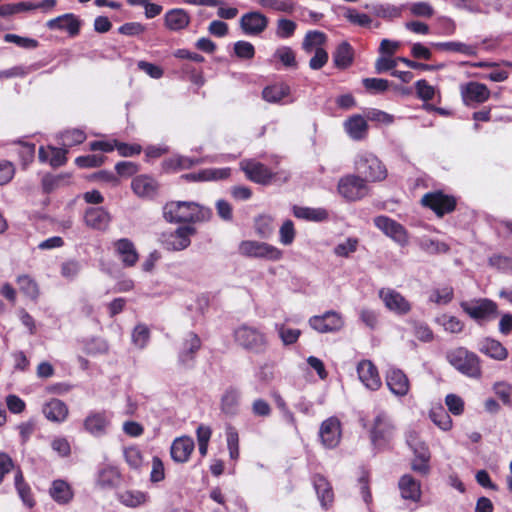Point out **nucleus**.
Masks as SVG:
<instances>
[{"label":"nucleus","mask_w":512,"mask_h":512,"mask_svg":"<svg viewBox=\"0 0 512 512\" xmlns=\"http://www.w3.org/2000/svg\"><path fill=\"white\" fill-rule=\"evenodd\" d=\"M164 218L169 222H194L203 218L199 204L189 201H172L163 208Z\"/></svg>","instance_id":"nucleus-1"},{"label":"nucleus","mask_w":512,"mask_h":512,"mask_svg":"<svg viewBox=\"0 0 512 512\" xmlns=\"http://www.w3.org/2000/svg\"><path fill=\"white\" fill-rule=\"evenodd\" d=\"M234 340L243 349L256 354L266 351L268 340L266 335L256 327L241 325L234 331Z\"/></svg>","instance_id":"nucleus-2"},{"label":"nucleus","mask_w":512,"mask_h":512,"mask_svg":"<svg viewBox=\"0 0 512 512\" xmlns=\"http://www.w3.org/2000/svg\"><path fill=\"white\" fill-rule=\"evenodd\" d=\"M447 360L456 370L468 377L478 378L481 376L478 356L465 348L460 347L449 351Z\"/></svg>","instance_id":"nucleus-3"},{"label":"nucleus","mask_w":512,"mask_h":512,"mask_svg":"<svg viewBox=\"0 0 512 512\" xmlns=\"http://www.w3.org/2000/svg\"><path fill=\"white\" fill-rule=\"evenodd\" d=\"M395 434V425L390 415L382 410L376 412L371 428L370 439L376 448H383L390 443Z\"/></svg>","instance_id":"nucleus-4"},{"label":"nucleus","mask_w":512,"mask_h":512,"mask_svg":"<svg viewBox=\"0 0 512 512\" xmlns=\"http://www.w3.org/2000/svg\"><path fill=\"white\" fill-rule=\"evenodd\" d=\"M356 170L365 177V181H382L387 176V170L381 161L373 154L364 152L357 156Z\"/></svg>","instance_id":"nucleus-5"},{"label":"nucleus","mask_w":512,"mask_h":512,"mask_svg":"<svg viewBox=\"0 0 512 512\" xmlns=\"http://www.w3.org/2000/svg\"><path fill=\"white\" fill-rule=\"evenodd\" d=\"M238 251L245 257L262 258L277 261L282 257V252L273 245L254 240H245L239 244Z\"/></svg>","instance_id":"nucleus-6"},{"label":"nucleus","mask_w":512,"mask_h":512,"mask_svg":"<svg viewBox=\"0 0 512 512\" xmlns=\"http://www.w3.org/2000/svg\"><path fill=\"white\" fill-rule=\"evenodd\" d=\"M460 307L476 321L489 320L497 315V304L487 298L462 301Z\"/></svg>","instance_id":"nucleus-7"},{"label":"nucleus","mask_w":512,"mask_h":512,"mask_svg":"<svg viewBox=\"0 0 512 512\" xmlns=\"http://www.w3.org/2000/svg\"><path fill=\"white\" fill-rule=\"evenodd\" d=\"M374 225L399 246L405 247L409 244L406 228L394 219L384 215L377 216L374 218Z\"/></svg>","instance_id":"nucleus-8"},{"label":"nucleus","mask_w":512,"mask_h":512,"mask_svg":"<svg viewBox=\"0 0 512 512\" xmlns=\"http://www.w3.org/2000/svg\"><path fill=\"white\" fill-rule=\"evenodd\" d=\"M421 203L423 206L433 210L439 217L452 212L456 206L455 198L441 191L426 193L422 197Z\"/></svg>","instance_id":"nucleus-9"},{"label":"nucleus","mask_w":512,"mask_h":512,"mask_svg":"<svg viewBox=\"0 0 512 512\" xmlns=\"http://www.w3.org/2000/svg\"><path fill=\"white\" fill-rule=\"evenodd\" d=\"M339 193L349 201L363 198L368 193L365 180L355 175H348L340 179L338 183Z\"/></svg>","instance_id":"nucleus-10"},{"label":"nucleus","mask_w":512,"mask_h":512,"mask_svg":"<svg viewBox=\"0 0 512 512\" xmlns=\"http://www.w3.org/2000/svg\"><path fill=\"white\" fill-rule=\"evenodd\" d=\"M460 94L464 105L474 107L489 99L490 90L483 83L471 81L460 85Z\"/></svg>","instance_id":"nucleus-11"},{"label":"nucleus","mask_w":512,"mask_h":512,"mask_svg":"<svg viewBox=\"0 0 512 512\" xmlns=\"http://www.w3.org/2000/svg\"><path fill=\"white\" fill-rule=\"evenodd\" d=\"M309 325L319 333H330L339 331L344 321L342 316L336 311H327L323 315H315L309 319Z\"/></svg>","instance_id":"nucleus-12"},{"label":"nucleus","mask_w":512,"mask_h":512,"mask_svg":"<svg viewBox=\"0 0 512 512\" xmlns=\"http://www.w3.org/2000/svg\"><path fill=\"white\" fill-rule=\"evenodd\" d=\"M379 297L385 307L397 315H406L411 311L412 306L410 302L394 289L382 288L379 291Z\"/></svg>","instance_id":"nucleus-13"},{"label":"nucleus","mask_w":512,"mask_h":512,"mask_svg":"<svg viewBox=\"0 0 512 512\" xmlns=\"http://www.w3.org/2000/svg\"><path fill=\"white\" fill-rule=\"evenodd\" d=\"M194 233V227L182 226L177 228L174 232L163 234L162 242L167 250L181 251L190 245V236Z\"/></svg>","instance_id":"nucleus-14"},{"label":"nucleus","mask_w":512,"mask_h":512,"mask_svg":"<svg viewBox=\"0 0 512 512\" xmlns=\"http://www.w3.org/2000/svg\"><path fill=\"white\" fill-rule=\"evenodd\" d=\"M319 437L325 448H335L341 439V423L339 419L330 417L324 420L319 429Z\"/></svg>","instance_id":"nucleus-15"},{"label":"nucleus","mask_w":512,"mask_h":512,"mask_svg":"<svg viewBox=\"0 0 512 512\" xmlns=\"http://www.w3.org/2000/svg\"><path fill=\"white\" fill-rule=\"evenodd\" d=\"M201 348V339L194 332H188L182 340L178 352L179 363L183 366H191L196 354Z\"/></svg>","instance_id":"nucleus-16"},{"label":"nucleus","mask_w":512,"mask_h":512,"mask_svg":"<svg viewBox=\"0 0 512 512\" xmlns=\"http://www.w3.org/2000/svg\"><path fill=\"white\" fill-rule=\"evenodd\" d=\"M240 168L248 179L258 184H267L272 179V172L262 163L251 159L240 162Z\"/></svg>","instance_id":"nucleus-17"},{"label":"nucleus","mask_w":512,"mask_h":512,"mask_svg":"<svg viewBox=\"0 0 512 512\" xmlns=\"http://www.w3.org/2000/svg\"><path fill=\"white\" fill-rule=\"evenodd\" d=\"M357 374L362 384L371 391H377L382 385L378 370L370 360H362L358 363Z\"/></svg>","instance_id":"nucleus-18"},{"label":"nucleus","mask_w":512,"mask_h":512,"mask_svg":"<svg viewBox=\"0 0 512 512\" xmlns=\"http://www.w3.org/2000/svg\"><path fill=\"white\" fill-rule=\"evenodd\" d=\"M46 27L50 30L65 31L70 37L79 34L81 21L73 13H66L46 22Z\"/></svg>","instance_id":"nucleus-19"},{"label":"nucleus","mask_w":512,"mask_h":512,"mask_svg":"<svg viewBox=\"0 0 512 512\" xmlns=\"http://www.w3.org/2000/svg\"><path fill=\"white\" fill-rule=\"evenodd\" d=\"M267 25V17L257 11L248 12L240 19V27L247 35H258L266 29Z\"/></svg>","instance_id":"nucleus-20"},{"label":"nucleus","mask_w":512,"mask_h":512,"mask_svg":"<svg viewBox=\"0 0 512 512\" xmlns=\"http://www.w3.org/2000/svg\"><path fill=\"white\" fill-rule=\"evenodd\" d=\"M116 255L126 267H133L138 259L139 254L134 243L128 238H121L113 243Z\"/></svg>","instance_id":"nucleus-21"},{"label":"nucleus","mask_w":512,"mask_h":512,"mask_svg":"<svg viewBox=\"0 0 512 512\" xmlns=\"http://www.w3.org/2000/svg\"><path fill=\"white\" fill-rule=\"evenodd\" d=\"M109 425L110 419L105 412H91L83 422L85 431L94 437L105 435Z\"/></svg>","instance_id":"nucleus-22"},{"label":"nucleus","mask_w":512,"mask_h":512,"mask_svg":"<svg viewBox=\"0 0 512 512\" xmlns=\"http://www.w3.org/2000/svg\"><path fill=\"white\" fill-rule=\"evenodd\" d=\"M386 384L391 393L399 397L407 395L410 389L408 377L398 368L388 370L386 374Z\"/></svg>","instance_id":"nucleus-23"},{"label":"nucleus","mask_w":512,"mask_h":512,"mask_svg":"<svg viewBox=\"0 0 512 512\" xmlns=\"http://www.w3.org/2000/svg\"><path fill=\"white\" fill-rule=\"evenodd\" d=\"M195 444L191 437L189 436H181L176 439L171 444L170 447V455L174 462L176 463H186L192 452L194 451Z\"/></svg>","instance_id":"nucleus-24"},{"label":"nucleus","mask_w":512,"mask_h":512,"mask_svg":"<svg viewBox=\"0 0 512 512\" xmlns=\"http://www.w3.org/2000/svg\"><path fill=\"white\" fill-rule=\"evenodd\" d=\"M85 224L99 231H105L111 222V216L103 207H90L84 213Z\"/></svg>","instance_id":"nucleus-25"},{"label":"nucleus","mask_w":512,"mask_h":512,"mask_svg":"<svg viewBox=\"0 0 512 512\" xmlns=\"http://www.w3.org/2000/svg\"><path fill=\"white\" fill-rule=\"evenodd\" d=\"M242 393L240 389L230 386L221 396L220 409L222 413L233 417L239 413Z\"/></svg>","instance_id":"nucleus-26"},{"label":"nucleus","mask_w":512,"mask_h":512,"mask_svg":"<svg viewBox=\"0 0 512 512\" xmlns=\"http://www.w3.org/2000/svg\"><path fill=\"white\" fill-rule=\"evenodd\" d=\"M42 413L48 421L62 423L67 419L69 409L62 400L53 398L43 405Z\"/></svg>","instance_id":"nucleus-27"},{"label":"nucleus","mask_w":512,"mask_h":512,"mask_svg":"<svg viewBox=\"0 0 512 512\" xmlns=\"http://www.w3.org/2000/svg\"><path fill=\"white\" fill-rule=\"evenodd\" d=\"M133 192L141 198H152L158 192L157 181L148 175H139L131 182Z\"/></svg>","instance_id":"nucleus-28"},{"label":"nucleus","mask_w":512,"mask_h":512,"mask_svg":"<svg viewBox=\"0 0 512 512\" xmlns=\"http://www.w3.org/2000/svg\"><path fill=\"white\" fill-rule=\"evenodd\" d=\"M230 173V168H207L199 172L184 174L182 178L194 182L216 181L228 178Z\"/></svg>","instance_id":"nucleus-29"},{"label":"nucleus","mask_w":512,"mask_h":512,"mask_svg":"<svg viewBox=\"0 0 512 512\" xmlns=\"http://www.w3.org/2000/svg\"><path fill=\"white\" fill-rule=\"evenodd\" d=\"M399 490L403 499L417 502L421 498V485L411 475H403L398 483Z\"/></svg>","instance_id":"nucleus-30"},{"label":"nucleus","mask_w":512,"mask_h":512,"mask_svg":"<svg viewBox=\"0 0 512 512\" xmlns=\"http://www.w3.org/2000/svg\"><path fill=\"white\" fill-rule=\"evenodd\" d=\"M344 128L351 139L359 141L366 137L368 123L361 115H353L344 122Z\"/></svg>","instance_id":"nucleus-31"},{"label":"nucleus","mask_w":512,"mask_h":512,"mask_svg":"<svg viewBox=\"0 0 512 512\" xmlns=\"http://www.w3.org/2000/svg\"><path fill=\"white\" fill-rule=\"evenodd\" d=\"M332 58L336 68L345 70L353 63L354 49L348 42H341L333 52Z\"/></svg>","instance_id":"nucleus-32"},{"label":"nucleus","mask_w":512,"mask_h":512,"mask_svg":"<svg viewBox=\"0 0 512 512\" xmlns=\"http://www.w3.org/2000/svg\"><path fill=\"white\" fill-rule=\"evenodd\" d=\"M478 349L481 353L502 361L507 358V349L497 340L486 338L479 342Z\"/></svg>","instance_id":"nucleus-33"},{"label":"nucleus","mask_w":512,"mask_h":512,"mask_svg":"<svg viewBox=\"0 0 512 512\" xmlns=\"http://www.w3.org/2000/svg\"><path fill=\"white\" fill-rule=\"evenodd\" d=\"M51 498L58 504H68L73 498V491L70 485L64 480H54L49 489Z\"/></svg>","instance_id":"nucleus-34"},{"label":"nucleus","mask_w":512,"mask_h":512,"mask_svg":"<svg viewBox=\"0 0 512 512\" xmlns=\"http://www.w3.org/2000/svg\"><path fill=\"white\" fill-rule=\"evenodd\" d=\"M204 158H191L182 155H175L163 162V168L166 171H180L190 169L194 165L205 162Z\"/></svg>","instance_id":"nucleus-35"},{"label":"nucleus","mask_w":512,"mask_h":512,"mask_svg":"<svg viewBox=\"0 0 512 512\" xmlns=\"http://www.w3.org/2000/svg\"><path fill=\"white\" fill-rule=\"evenodd\" d=\"M432 45L441 51L457 52L466 56H476L478 52L477 44L470 45L459 41L437 42Z\"/></svg>","instance_id":"nucleus-36"},{"label":"nucleus","mask_w":512,"mask_h":512,"mask_svg":"<svg viewBox=\"0 0 512 512\" xmlns=\"http://www.w3.org/2000/svg\"><path fill=\"white\" fill-rule=\"evenodd\" d=\"M117 498L121 504L130 508L139 507L146 504L150 500V496L147 492L139 490H126L120 492Z\"/></svg>","instance_id":"nucleus-37"},{"label":"nucleus","mask_w":512,"mask_h":512,"mask_svg":"<svg viewBox=\"0 0 512 512\" xmlns=\"http://www.w3.org/2000/svg\"><path fill=\"white\" fill-rule=\"evenodd\" d=\"M293 214L299 219L313 222H322L328 219V212L324 208L294 206Z\"/></svg>","instance_id":"nucleus-38"},{"label":"nucleus","mask_w":512,"mask_h":512,"mask_svg":"<svg viewBox=\"0 0 512 512\" xmlns=\"http://www.w3.org/2000/svg\"><path fill=\"white\" fill-rule=\"evenodd\" d=\"M165 24L168 29L178 31L189 24V16L182 9H172L165 15Z\"/></svg>","instance_id":"nucleus-39"},{"label":"nucleus","mask_w":512,"mask_h":512,"mask_svg":"<svg viewBox=\"0 0 512 512\" xmlns=\"http://www.w3.org/2000/svg\"><path fill=\"white\" fill-rule=\"evenodd\" d=\"M290 94V87L284 83L267 86L262 91V97L269 103H279Z\"/></svg>","instance_id":"nucleus-40"},{"label":"nucleus","mask_w":512,"mask_h":512,"mask_svg":"<svg viewBox=\"0 0 512 512\" xmlns=\"http://www.w3.org/2000/svg\"><path fill=\"white\" fill-rule=\"evenodd\" d=\"M314 488L323 507H327L333 501V492L328 481L321 475L313 479Z\"/></svg>","instance_id":"nucleus-41"},{"label":"nucleus","mask_w":512,"mask_h":512,"mask_svg":"<svg viewBox=\"0 0 512 512\" xmlns=\"http://www.w3.org/2000/svg\"><path fill=\"white\" fill-rule=\"evenodd\" d=\"M419 247L428 254H443L449 251V246L441 241L422 237L418 239Z\"/></svg>","instance_id":"nucleus-42"},{"label":"nucleus","mask_w":512,"mask_h":512,"mask_svg":"<svg viewBox=\"0 0 512 512\" xmlns=\"http://www.w3.org/2000/svg\"><path fill=\"white\" fill-rule=\"evenodd\" d=\"M17 284L20 291L32 300H36L39 296V287L34 279L29 275H20L17 277Z\"/></svg>","instance_id":"nucleus-43"},{"label":"nucleus","mask_w":512,"mask_h":512,"mask_svg":"<svg viewBox=\"0 0 512 512\" xmlns=\"http://www.w3.org/2000/svg\"><path fill=\"white\" fill-rule=\"evenodd\" d=\"M429 417L431 421L443 431H448L452 427V419L443 407L433 408Z\"/></svg>","instance_id":"nucleus-44"},{"label":"nucleus","mask_w":512,"mask_h":512,"mask_svg":"<svg viewBox=\"0 0 512 512\" xmlns=\"http://www.w3.org/2000/svg\"><path fill=\"white\" fill-rule=\"evenodd\" d=\"M454 297V290L451 286L435 288L430 292L429 301L438 305H447Z\"/></svg>","instance_id":"nucleus-45"},{"label":"nucleus","mask_w":512,"mask_h":512,"mask_svg":"<svg viewBox=\"0 0 512 512\" xmlns=\"http://www.w3.org/2000/svg\"><path fill=\"white\" fill-rule=\"evenodd\" d=\"M435 321L449 333H460L464 328V323L460 319L447 314L438 316Z\"/></svg>","instance_id":"nucleus-46"},{"label":"nucleus","mask_w":512,"mask_h":512,"mask_svg":"<svg viewBox=\"0 0 512 512\" xmlns=\"http://www.w3.org/2000/svg\"><path fill=\"white\" fill-rule=\"evenodd\" d=\"M33 7L30 1L4 4L0 6V17H8L18 13L32 11Z\"/></svg>","instance_id":"nucleus-47"},{"label":"nucleus","mask_w":512,"mask_h":512,"mask_svg":"<svg viewBox=\"0 0 512 512\" xmlns=\"http://www.w3.org/2000/svg\"><path fill=\"white\" fill-rule=\"evenodd\" d=\"M255 231L261 238H269L273 231V218L269 215H260L255 219Z\"/></svg>","instance_id":"nucleus-48"},{"label":"nucleus","mask_w":512,"mask_h":512,"mask_svg":"<svg viewBox=\"0 0 512 512\" xmlns=\"http://www.w3.org/2000/svg\"><path fill=\"white\" fill-rule=\"evenodd\" d=\"M14 481L15 487L22 501L28 507H32L34 505V501L31 496L30 488L27 484L24 483L23 475L20 470H17V472L15 473Z\"/></svg>","instance_id":"nucleus-49"},{"label":"nucleus","mask_w":512,"mask_h":512,"mask_svg":"<svg viewBox=\"0 0 512 512\" xmlns=\"http://www.w3.org/2000/svg\"><path fill=\"white\" fill-rule=\"evenodd\" d=\"M326 41V35L320 31H309L303 41V49L306 52H312L313 49L322 48Z\"/></svg>","instance_id":"nucleus-50"},{"label":"nucleus","mask_w":512,"mask_h":512,"mask_svg":"<svg viewBox=\"0 0 512 512\" xmlns=\"http://www.w3.org/2000/svg\"><path fill=\"white\" fill-rule=\"evenodd\" d=\"M61 143L63 146L71 147L81 144L86 139L84 131L79 129H70L60 134Z\"/></svg>","instance_id":"nucleus-51"},{"label":"nucleus","mask_w":512,"mask_h":512,"mask_svg":"<svg viewBox=\"0 0 512 512\" xmlns=\"http://www.w3.org/2000/svg\"><path fill=\"white\" fill-rule=\"evenodd\" d=\"M413 329L414 336L422 342H430L434 338L433 331L430 327L421 321L411 320L409 321Z\"/></svg>","instance_id":"nucleus-52"},{"label":"nucleus","mask_w":512,"mask_h":512,"mask_svg":"<svg viewBox=\"0 0 512 512\" xmlns=\"http://www.w3.org/2000/svg\"><path fill=\"white\" fill-rule=\"evenodd\" d=\"M275 328L284 345L294 344L301 335L299 329L288 328L284 324H276Z\"/></svg>","instance_id":"nucleus-53"},{"label":"nucleus","mask_w":512,"mask_h":512,"mask_svg":"<svg viewBox=\"0 0 512 512\" xmlns=\"http://www.w3.org/2000/svg\"><path fill=\"white\" fill-rule=\"evenodd\" d=\"M263 8H269L279 12L291 13L293 4L286 0H256Z\"/></svg>","instance_id":"nucleus-54"},{"label":"nucleus","mask_w":512,"mask_h":512,"mask_svg":"<svg viewBox=\"0 0 512 512\" xmlns=\"http://www.w3.org/2000/svg\"><path fill=\"white\" fill-rule=\"evenodd\" d=\"M4 41L8 43H14L17 46L25 49H35L39 45L36 39L22 37L16 34H6L4 36Z\"/></svg>","instance_id":"nucleus-55"},{"label":"nucleus","mask_w":512,"mask_h":512,"mask_svg":"<svg viewBox=\"0 0 512 512\" xmlns=\"http://www.w3.org/2000/svg\"><path fill=\"white\" fill-rule=\"evenodd\" d=\"M149 337L150 332L147 326L139 324L134 328L132 333V341L140 349L144 348L147 345Z\"/></svg>","instance_id":"nucleus-56"},{"label":"nucleus","mask_w":512,"mask_h":512,"mask_svg":"<svg viewBox=\"0 0 512 512\" xmlns=\"http://www.w3.org/2000/svg\"><path fill=\"white\" fill-rule=\"evenodd\" d=\"M357 246V239L347 238L344 242H341L334 247V253L339 257H348L351 253L356 251Z\"/></svg>","instance_id":"nucleus-57"},{"label":"nucleus","mask_w":512,"mask_h":512,"mask_svg":"<svg viewBox=\"0 0 512 512\" xmlns=\"http://www.w3.org/2000/svg\"><path fill=\"white\" fill-rule=\"evenodd\" d=\"M362 83L366 90L372 93H382L389 87L388 80L381 78H364Z\"/></svg>","instance_id":"nucleus-58"},{"label":"nucleus","mask_w":512,"mask_h":512,"mask_svg":"<svg viewBox=\"0 0 512 512\" xmlns=\"http://www.w3.org/2000/svg\"><path fill=\"white\" fill-rule=\"evenodd\" d=\"M495 394L505 405L512 403V386L506 382H498L493 386Z\"/></svg>","instance_id":"nucleus-59"},{"label":"nucleus","mask_w":512,"mask_h":512,"mask_svg":"<svg viewBox=\"0 0 512 512\" xmlns=\"http://www.w3.org/2000/svg\"><path fill=\"white\" fill-rule=\"evenodd\" d=\"M251 412L255 417L267 418L271 415L272 408L266 400L257 398L251 404Z\"/></svg>","instance_id":"nucleus-60"},{"label":"nucleus","mask_w":512,"mask_h":512,"mask_svg":"<svg viewBox=\"0 0 512 512\" xmlns=\"http://www.w3.org/2000/svg\"><path fill=\"white\" fill-rule=\"evenodd\" d=\"M124 458L132 469H139L142 465V454L137 447H128L124 449Z\"/></svg>","instance_id":"nucleus-61"},{"label":"nucleus","mask_w":512,"mask_h":512,"mask_svg":"<svg viewBox=\"0 0 512 512\" xmlns=\"http://www.w3.org/2000/svg\"><path fill=\"white\" fill-rule=\"evenodd\" d=\"M296 30V23L288 19H279L277 22L276 35L286 39L291 37Z\"/></svg>","instance_id":"nucleus-62"},{"label":"nucleus","mask_w":512,"mask_h":512,"mask_svg":"<svg viewBox=\"0 0 512 512\" xmlns=\"http://www.w3.org/2000/svg\"><path fill=\"white\" fill-rule=\"evenodd\" d=\"M275 57L279 59V61H281L286 67L296 66L295 53L290 47H279L275 52Z\"/></svg>","instance_id":"nucleus-63"},{"label":"nucleus","mask_w":512,"mask_h":512,"mask_svg":"<svg viewBox=\"0 0 512 512\" xmlns=\"http://www.w3.org/2000/svg\"><path fill=\"white\" fill-rule=\"evenodd\" d=\"M80 271L81 264L76 260H69L61 265V275L68 280H74Z\"/></svg>","instance_id":"nucleus-64"}]
</instances>
